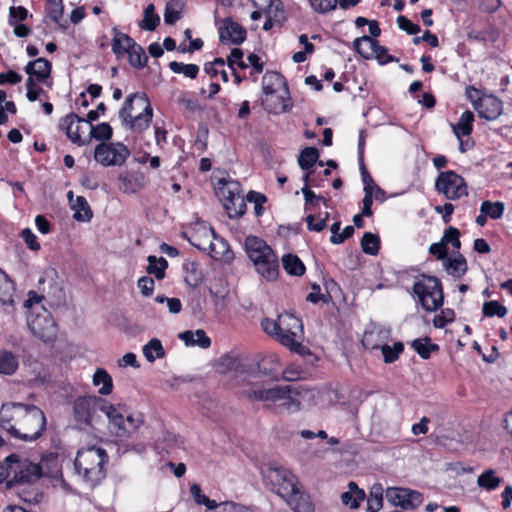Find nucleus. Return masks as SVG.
I'll return each instance as SVG.
<instances>
[{"instance_id":"obj_1","label":"nucleus","mask_w":512,"mask_h":512,"mask_svg":"<svg viewBox=\"0 0 512 512\" xmlns=\"http://www.w3.org/2000/svg\"><path fill=\"white\" fill-rule=\"evenodd\" d=\"M0 426L16 439L34 441L45 431L46 417L34 405L9 403L0 409Z\"/></svg>"},{"instance_id":"obj_2","label":"nucleus","mask_w":512,"mask_h":512,"mask_svg":"<svg viewBox=\"0 0 512 512\" xmlns=\"http://www.w3.org/2000/svg\"><path fill=\"white\" fill-rule=\"evenodd\" d=\"M261 326L266 334L292 352L305 355L308 349L302 345V321L291 313H281L276 319L265 318Z\"/></svg>"},{"instance_id":"obj_3","label":"nucleus","mask_w":512,"mask_h":512,"mask_svg":"<svg viewBox=\"0 0 512 512\" xmlns=\"http://www.w3.org/2000/svg\"><path fill=\"white\" fill-rule=\"evenodd\" d=\"M107 462L108 454L106 450L92 445L78 450L74 466L77 474L85 482L95 486L105 478V464Z\"/></svg>"},{"instance_id":"obj_4","label":"nucleus","mask_w":512,"mask_h":512,"mask_svg":"<svg viewBox=\"0 0 512 512\" xmlns=\"http://www.w3.org/2000/svg\"><path fill=\"white\" fill-rule=\"evenodd\" d=\"M119 117L122 124L133 132H142L149 127L153 117L150 100L145 93L129 95L121 110Z\"/></svg>"},{"instance_id":"obj_5","label":"nucleus","mask_w":512,"mask_h":512,"mask_svg":"<svg viewBox=\"0 0 512 512\" xmlns=\"http://www.w3.org/2000/svg\"><path fill=\"white\" fill-rule=\"evenodd\" d=\"M245 248L257 273L266 281H275L279 274V263L274 251L255 236H248L245 239Z\"/></svg>"},{"instance_id":"obj_6","label":"nucleus","mask_w":512,"mask_h":512,"mask_svg":"<svg viewBox=\"0 0 512 512\" xmlns=\"http://www.w3.org/2000/svg\"><path fill=\"white\" fill-rule=\"evenodd\" d=\"M104 414L108 419V429L118 438H129L143 425L141 414H126L121 404H111L107 401Z\"/></svg>"},{"instance_id":"obj_7","label":"nucleus","mask_w":512,"mask_h":512,"mask_svg":"<svg viewBox=\"0 0 512 512\" xmlns=\"http://www.w3.org/2000/svg\"><path fill=\"white\" fill-rule=\"evenodd\" d=\"M413 292L427 312H434L443 305V290L440 280L434 276L422 275L414 285Z\"/></svg>"},{"instance_id":"obj_8","label":"nucleus","mask_w":512,"mask_h":512,"mask_svg":"<svg viewBox=\"0 0 512 512\" xmlns=\"http://www.w3.org/2000/svg\"><path fill=\"white\" fill-rule=\"evenodd\" d=\"M3 466L11 484H31L40 478L37 464L16 454L6 457Z\"/></svg>"},{"instance_id":"obj_9","label":"nucleus","mask_w":512,"mask_h":512,"mask_svg":"<svg viewBox=\"0 0 512 512\" xmlns=\"http://www.w3.org/2000/svg\"><path fill=\"white\" fill-rule=\"evenodd\" d=\"M265 481L271 485L272 491L283 499L293 495L300 483L298 478L288 469L277 464L269 465L264 471Z\"/></svg>"},{"instance_id":"obj_10","label":"nucleus","mask_w":512,"mask_h":512,"mask_svg":"<svg viewBox=\"0 0 512 512\" xmlns=\"http://www.w3.org/2000/svg\"><path fill=\"white\" fill-rule=\"evenodd\" d=\"M107 400L95 396L78 397L73 402V417L80 427L91 426L99 417V412L105 410Z\"/></svg>"},{"instance_id":"obj_11","label":"nucleus","mask_w":512,"mask_h":512,"mask_svg":"<svg viewBox=\"0 0 512 512\" xmlns=\"http://www.w3.org/2000/svg\"><path fill=\"white\" fill-rule=\"evenodd\" d=\"M27 325L31 333L43 342H52L57 337V326L49 311L41 307L27 315Z\"/></svg>"},{"instance_id":"obj_12","label":"nucleus","mask_w":512,"mask_h":512,"mask_svg":"<svg viewBox=\"0 0 512 512\" xmlns=\"http://www.w3.org/2000/svg\"><path fill=\"white\" fill-rule=\"evenodd\" d=\"M436 190L449 200H458L468 195V187L462 176L449 170L440 172L435 181Z\"/></svg>"},{"instance_id":"obj_13","label":"nucleus","mask_w":512,"mask_h":512,"mask_svg":"<svg viewBox=\"0 0 512 512\" xmlns=\"http://www.w3.org/2000/svg\"><path fill=\"white\" fill-rule=\"evenodd\" d=\"M218 195L224 201V207L230 217L241 216L245 211L244 198L241 195V189L238 182L220 180Z\"/></svg>"},{"instance_id":"obj_14","label":"nucleus","mask_w":512,"mask_h":512,"mask_svg":"<svg viewBox=\"0 0 512 512\" xmlns=\"http://www.w3.org/2000/svg\"><path fill=\"white\" fill-rule=\"evenodd\" d=\"M130 155L128 148L120 143H101L96 146L94 159L102 166H122Z\"/></svg>"},{"instance_id":"obj_15","label":"nucleus","mask_w":512,"mask_h":512,"mask_svg":"<svg viewBox=\"0 0 512 512\" xmlns=\"http://www.w3.org/2000/svg\"><path fill=\"white\" fill-rule=\"evenodd\" d=\"M385 496L391 505L404 510H413L423 502V495L420 492L403 487H388Z\"/></svg>"},{"instance_id":"obj_16","label":"nucleus","mask_w":512,"mask_h":512,"mask_svg":"<svg viewBox=\"0 0 512 512\" xmlns=\"http://www.w3.org/2000/svg\"><path fill=\"white\" fill-rule=\"evenodd\" d=\"M204 233L207 235V245H200L202 251L207 252L216 261L231 262L234 254L228 243L223 238L216 236L212 229H204Z\"/></svg>"},{"instance_id":"obj_17","label":"nucleus","mask_w":512,"mask_h":512,"mask_svg":"<svg viewBox=\"0 0 512 512\" xmlns=\"http://www.w3.org/2000/svg\"><path fill=\"white\" fill-rule=\"evenodd\" d=\"M40 477H46L51 480L54 486H61L68 489V485L62 476V465L59 457L55 453L44 455L37 464Z\"/></svg>"},{"instance_id":"obj_18","label":"nucleus","mask_w":512,"mask_h":512,"mask_svg":"<svg viewBox=\"0 0 512 512\" xmlns=\"http://www.w3.org/2000/svg\"><path fill=\"white\" fill-rule=\"evenodd\" d=\"M310 394L309 390L296 388L291 385L281 387V405L290 412H296L301 408L302 402Z\"/></svg>"},{"instance_id":"obj_19","label":"nucleus","mask_w":512,"mask_h":512,"mask_svg":"<svg viewBox=\"0 0 512 512\" xmlns=\"http://www.w3.org/2000/svg\"><path fill=\"white\" fill-rule=\"evenodd\" d=\"M281 387L282 386H274L265 388L261 385L254 384L249 388L243 389L242 395L250 401L278 402L281 399Z\"/></svg>"},{"instance_id":"obj_20","label":"nucleus","mask_w":512,"mask_h":512,"mask_svg":"<svg viewBox=\"0 0 512 512\" xmlns=\"http://www.w3.org/2000/svg\"><path fill=\"white\" fill-rule=\"evenodd\" d=\"M52 71V64L46 58H37L30 61L25 66V72L28 75L27 79L37 80L40 83H46L49 87L52 86L51 82H47L50 78Z\"/></svg>"},{"instance_id":"obj_21","label":"nucleus","mask_w":512,"mask_h":512,"mask_svg":"<svg viewBox=\"0 0 512 512\" xmlns=\"http://www.w3.org/2000/svg\"><path fill=\"white\" fill-rule=\"evenodd\" d=\"M222 42L240 44L245 40L246 30L230 18L224 19L219 29Z\"/></svg>"},{"instance_id":"obj_22","label":"nucleus","mask_w":512,"mask_h":512,"mask_svg":"<svg viewBox=\"0 0 512 512\" xmlns=\"http://www.w3.org/2000/svg\"><path fill=\"white\" fill-rule=\"evenodd\" d=\"M475 108L479 116L487 120L497 119L503 111L501 100L492 95L481 98Z\"/></svg>"},{"instance_id":"obj_23","label":"nucleus","mask_w":512,"mask_h":512,"mask_svg":"<svg viewBox=\"0 0 512 512\" xmlns=\"http://www.w3.org/2000/svg\"><path fill=\"white\" fill-rule=\"evenodd\" d=\"M87 122L78 117L76 114L71 113L66 115L61 123V129L65 130L67 137L74 143L82 144L81 142V132L82 128L86 126Z\"/></svg>"},{"instance_id":"obj_24","label":"nucleus","mask_w":512,"mask_h":512,"mask_svg":"<svg viewBox=\"0 0 512 512\" xmlns=\"http://www.w3.org/2000/svg\"><path fill=\"white\" fill-rule=\"evenodd\" d=\"M293 493V495L285 497L284 500L294 512H314L310 496L304 492L301 485Z\"/></svg>"},{"instance_id":"obj_25","label":"nucleus","mask_w":512,"mask_h":512,"mask_svg":"<svg viewBox=\"0 0 512 512\" xmlns=\"http://www.w3.org/2000/svg\"><path fill=\"white\" fill-rule=\"evenodd\" d=\"M287 94L288 91L286 90V93L274 92V94L263 96L262 106L270 113L279 114L286 112L289 108Z\"/></svg>"},{"instance_id":"obj_26","label":"nucleus","mask_w":512,"mask_h":512,"mask_svg":"<svg viewBox=\"0 0 512 512\" xmlns=\"http://www.w3.org/2000/svg\"><path fill=\"white\" fill-rule=\"evenodd\" d=\"M286 89V83L281 74L277 72H266L262 77L264 96L274 94V92L286 93Z\"/></svg>"},{"instance_id":"obj_27","label":"nucleus","mask_w":512,"mask_h":512,"mask_svg":"<svg viewBox=\"0 0 512 512\" xmlns=\"http://www.w3.org/2000/svg\"><path fill=\"white\" fill-rule=\"evenodd\" d=\"M389 330L381 327H372L364 333L362 343L368 349H377L387 341Z\"/></svg>"},{"instance_id":"obj_28","label":"nucleus","mask_w":512,"mask_h":512,"mask_svg":"<svg viewBox=\"0 0 512 512\" xmlns=\"http://www.w3.org/2000/svg\"><path fill=\"white\" fill-rule=\"evenodd\" d=\"M112 51L116 57H122L136 44V42L126 33H122L113 28Z\"/></svg>"},{"instance_id":"obj_29","label":"nucleus","mask_w":512,"mask_h":512,"mask_svg":"<svg viewBox=\"0 0 512 512\" xmlns=\"http://www.w3.org/2000/svg\"><path fill=\"white\" fill-rule=\"evenodd\" d=\"M179 339L182 340L187 346H199L201 348H208L211 345L210 338L206 335L205 331L198 329L196 331H184L179 333Z\"/></svg>"},{"instance_id":"obj_30","label":"nucleus","mask_w":512,"mask_h":512,"mask_svg":"<svg viewBox=\"0 0 512 512\" xmlns=\"http://www.w3.org/2000/svg\"><path fill=\"white\" fill-rule=\"evenodd\" d=\"M92 383L99 387L98 393L102 396H108L113 391V379L103 368H97L93 374Z\"/></svg>"},{"instance_id":"obj_31","label":"nucleus","mask_w":512,"mask_h":512,"mask_svg":"<svg viewBox=\"0 0 512 512\" xmlns=\"http://www.w3.org/2000/svg\"><path fill=\"white\" fill-rule=\"evenodd\" d=\"M443 267L448 274L460 278L467 271V262L463 255L458 254L455 257H447L443 262Z\"/></svg>"},{"instance_id":"obj_32","label":"nucleus","mask_w":512,"mask_h":512,"mask_svg":"<svg viewBox=\"0 0 512 512\" xmlns=\"http://www.w3.org/2000/svg\"><path fill=\"white\" fill-rule=\"evenodd\" d=\"M71 209L74 211L73 218L79 222H88L93 216L92 210L83 196L76 197L71 204Z\"/></svg>"},{"instance_id":"obj_33","label":"nucleus","mask_w":512,"mask_h":512,"mask_svg":"<svg viewBox=\"0 0 512 512\" xmlns=\"http://www.w3.org/2000/svg\"><path fill=\"white\" fill-rule=\"evenodd\" d=\"M18 367V357L9 350L0 349V374L13 375Z\"/></svg>"},{"instance_id":"obj_34","label":"nucleus","mask_w":512,"mask_h":512,"mask_svg":"<svg viewBox=\"0 0 512 512\" xmlns=\"http://www.w3.org/2000/svg\"><path fill=\"white\" fill-rule=\"evenodd\" d=\"M349 490L341 494V501L345 506L352 509L359 507L360 502L365 498V492L359 489L354 482H350Z\"/></svg>"},{"instance_id":"obj_35","label":"nucleus","mask_w":512,"mask_h":512,"mask_svg":"<svg viewBox=\"0 0 512 512\" xmlns=\"http://www.w3.org/2000/svg\"><path fill=\"white\" fill-rule=\"evenodd\" d=\"M474 114L467 110L462 113L457 124L452 126L453 132L457 138L468 137L472 132Z\"/></svg>"},{"instance_id":"obj_36","label":"nucleus","mask_w":512,"mask_h":512,"mask_svg":"<svg viewBox=\"0 0 512 512\" xmlns=\"http://www.w3.org/2000/svg\"><path fill=\"white\" fill-rule=\"evenodd\" d=\"M377 41L369 36H362L354 40L355 50L365 59L374 57Z\"/></svg>"},{"instance_id":"obj_37","label":"nucleus","mask_w":512,"mask_h":512,"mask_svg":"<svg viewBox=\"0 0 512 512\" xmlns=\"http://www.w3.org/2000/svg\"><path fill=\"white\" fill-rule=\"evenodd\" d=\"M142 352L148 362H154L156 359H160L165 356L162 343L157 338H152L146 345H144Z\"/></svg>"},{"instance_id":"obj_38","label":"nucleus","mask_w":512,"mask_h":512,"mask_svg":"<svg viewBox=\"0 0 512 512\" xmlns=\"http://www.w3.org/2000/svg\"><path fill=\"white\" fill-rule=\"evenodd\" d=\"M384 489L380 483H376L371 487L369 497L367 499V510L369 512H378L383 507Z\"/></svg>"},{"instance_id":"obj_39","label":"nucleus","mask_w":512,"mask_h":512,"mask_svg":"<svg viewBox=\"0 0 512 512\" xmlns=\"http://www.w3.org/2000/svg\"><path fill=\"white\" fill-rule=\"evenodd\" d=\"M282 264L285 271L290 275L300 276L305 272V266L299 257L295 255H284L282 258Z\"/></svg>"},{"instance_id":"obj_40","label":"nucleus","mask_w":512,"mask_h":512,"mask_svg":"<svg viewBox=\"0 0 512 512\" xmlns=\"http://www.w3.org/2000/svg\"><path fill=\"white\" fill-rule=\"evenodd\" d=\"M168 266V262L163 257L149 256L147 272L153 274L157 279H162L165 276V270Z\"/></svg>"},{"instance_id":"obj_41","label":"nucleus","mask_w":512,"mask_h":512,"mask_svg":"<svg viewBox=\"0 0 512 512\" xmlns=\"http://www.w3.org/2000/svg\"><path fill=\"white\" fill-rule=\"evenodd\" d=\"M160 22L159 16L155 13V7L153 4H149L144 10V16L139 26L143 30L153 31L156 29Z\"/></svg>"},{"instance_id":"obj_42","label":"nucleus","mask_w":512,"mask_h":512,"mask_svg":"<svg viewBox=\"0 0 512 512\" xmlns=\"http://www.w3.org/2000/svg\"><path fill=\"white\" fill-rule=\"evenodd\" d=\"M224 67L225 60L216 58L213 62L205 64L204 71L211 77L220 75L223 82H228V74Z\"/></svg>"},{"instance_id":"obj_43","label":"nucleus","mask_w":512,"mask_h":512,"mask_svg":"<svg viewBox=\"0 0 512 512\" xmlns=\"http://www.w3.org/2000/svg\"><path fill=\"white\" fill-rule=\"evenodd\" d=\"M318 157V150L315 147H306L299 155V166L303 170H309L316 163Z\"/></svg>"},{"instance_id":"obj_44","label":"nucleus","mask_w":512,"mask_h":512,"mask_svg":"<svg viewBox=\"0 0 512 512\" xmlns=\"http://www.w3.org/2000/svg\"><path fill=\"white\" fill-rule=\"evenodd\" d=\"M15 287L14 283L8 277L0 283V304L14 305Z\"/></svg>"},{"instance_id":"obj_45","label":"nucleus","mask_w":512,"mask_h":512,"mask_svg":"<svg viewBox=\"0 0 512 512\" xmlns=\"http://www.w3.org/2000/svg\"><path fill=\"white\" fill-rule=\"evenodd\" d=\"M500 483L501 479L495 475V472L492 469L486 470L480 474L477 479L478 486L486 490H494L500 485Z\"/></svg>"},{"instance_id":"obj_46","label":"nucleus","mask_w":512,"mask_h":512,"mask_svg":"<svg viewBox=\"0 0 512 512\" xmlns=\"http://www.w3.org/2000/svg\"><path fill=\"white\" fill-rule=\"evenodd\" d=\"M412 347L423 359H428L432 351L438 350V345L431 344L429 338L415 339Z\"/></svg>"},{"instance_id":"obj_47","label":"nucleus","mask_w":512,"mask_h":512,"mask_svg":"<svg viewBox=\"0 0 512 512\" xmlns=\"http://www.w3.org/2000/svg\"><path fill=\"white\" fill-rule=\"evenodd\" d=\"M129 63L135 68H142L147 63V56L144 49L137 43L127 53Z\"/></svg>"},{"instance_id":"obj_48","label":"nucleus","mask_w":512,"mask_h":512,"mask_svg":"<svg viewBox=\"0 0 512 512\" xmlns=\"http://www.w3.org/2000/svg\"><path fill=\"white\" fill-rule=\"evenodd\" d=\"M169 68L177 74H184L190 79H195L199 73V67L196 64H184L182 62L172 61Z\"/></svg>"},{"instance_id":"obj_49","label":"nucleus","mask_w":512,"mask_h":512,"mask_svg":"<svg viewBox=\"0 0 512 512\" xmlns=\"http://www.w3.org/2000/svg\"><path fill=\"white\" fill-rule=\"evenodd\" d=\"M505 206L502 202L483 201L480 212L485 213L491 219H499L504 213Z\"/></svg>"},{"instance_id":"obj_50","label":"nucleus","mask_w":512,"mask_h":512,"mask_svg":"<svg viewBox=\"0 0 512 512\" xmlns=\"http://www.w3.org/2000/svg\"><path fill=\"white\" fill-rule=\"evenodd\" d=\"M379 237L373 233L366 232L361 239L362 250L369 255H376L379 251Z\"/></svg>"},{"instance_id":"obj_51","label":"nucleus","mask_w":512,"mask_h":512,"mask_svg":"<svg viewBox=\"0 0 512 512\" xmlns=\"http://www.w3.org/2000/svg\"><path fill=\"white\" fill-rule=\"evenodd\" d=\"M330 230L332 233L330 241L333 244H340L344 242L346 239L350 238L354 233V227L350 225L344 228L343 233H339L340 222H335L334 224H332Z\"/></svg>"},{"instance_id":"obj_52","label":"nucleus","mask_w":512,"mask_h":512,"mask_svg":"<svg viewBox=\"0 0 512 512\" xmlns=\"http://www.w3.org/2000/svg\"><path fill=\"white\" fill-rule=\"evenodd\" d=\"M301 192L305 199L306 211H312L320 202H323L327 206V200L322 196H317L307 185L302 187Z\"/></svg>"},{"instance_id":"obj_53","label":"nucleus","mask_w":512,"mask_h":512,"mask_svg":"<svg viewBox=\"0 0 512 512\" xmlns=\"http://www.w3.org/2000/svg\"><path fill=\"white\" fill-rule=\"evenodd\" d=\"M482 311L487 317L498 316L500 318L504 317L508 312L507 308L496 300L484 302Z\"/></svg>"},{"instance_id":"obj_54","label":"nucleus","mask_w":512,"mask_h":512,"mask_svg":"<svg viewBox=\"0 0 512 512\" xmlns=\"http://www.w3.org/2000/svg\"><path fill=\"white\" fill-rule=\"evenodd\" d=\"M380 348H381L385 363H392L398 359L399 354L403 351L404 346L401 342H396L391 347V346L385 344V342H384Z\"/></svg>"},{"instance_id":"obj_55","label":"nucleus","mask_w":512,"mask_h":512,"mask_svg":"<svg viewBox=\"0 0 512 512\" xmlns=\"http://www.w3.org/2000/svg\"><path fill=\"white\" fill-rule=\"evenodd\" d=\"M190 493L197 504L205 505L209 510H213L214 507L217 506L215 500H210L205 494L202 493V490L198 484L191 485Z\"/></svg>"},{"instance_id":"obj_56","label":"nucleus","mask_w":512,"mask_h":512,"mask_svg":"<svg viewBox=\"0 0 512 512\" xmlns=\"http://www.w3.org/2000/svg\"><path fill=\"white\" fill-rule=\"evenodd\" d=\"M90 134L96 140H109L112 137V128L108 123H100L90 126Z\"/></svg>"},{"instance_id":"obj_57","label":"nucleus","mask_w":512,"mask_h":512,"mask_svg":"<svg viewBox=\"0 0 512 512\" xmlns=\"http://www.w3.org/2000/svg\"><path fill=\"white\" fill-rule=\"evenodd\" d=\"M459 237L460 231L457 228L450 226L444 231V235L441 241L445 244L446 247L447 244H451L455 249L458 250L461 246Z\"/></svg>"},{"instance_id":"obj_58","label":"nucleus","mask_w":512,"mask_h":512,"mask_svg":"<svg viewBox=\"0 0 512 512\" xmlns=\"http://www.w3.org/2000/svg\"><path fill=\"white\" fill-rule=\"evenodd\" d=\"M455 319V313L452 309H444L437 314L433 319V325L436 328H444L448 323L453 322Z\"/></svg>"},{"instance_id":"obj_59","label":"nucleus","mask_w":512,"mask_h":512,"mask_svg":"<svg viewBox=\"0 0 512 512\" xmlns=\"http://www.w3.org/2000/svg\"><path fill=\"white\" fill-rule=\"evenodd\" d=\"M312 9L318 13H327L334 10L337 0H309Z\"/></svg>"},{"instance_id":"obj_60","label":"nucleus","mask_w":512,"mask_h":512,"mask_svg":"<svg viewBox=\"0 0 512 512\" xmlns=\"http://www.w3.org/2000/svg\"><path fill=\"white\" fill-rule=\"evenodd\" d=\"M180 18V11L177 2H169L164 12V21L168 25H173Z\"/></svg>"},{"instance_id":"obj_61","label":"nucleus","mask_w":512,"mask_h":512,"mask_svg":"<svg viewBox=\"0 0 512 512\" xmlns=\"http://www.w3.org/2000/svg\"><path fill=\"white\" fill-rule=\"evenodd\" d=\"M47 10L48 16L58 23L63 15L62 0H48Z\"/></svg>"},{"instance_id":"obj_62","label":"nucleus","mask_w":512,"mask_h":512,"mask_svg":"<svg viewBox=\"0 0 512 512\" xmlns=\"http://www.w3.org/2000/svg\"><path fill=\"white\" fill-rule=\"evenodd\" d=\"M37 83V80H26V97L30 102L36 101L40 95L45 94L44 90Z\"/></svg>"},{"instance_id":"obj_63","label":"nucleus","mask_w":512,"mask_h":512,"mask_svg":"<svg viewBox=\"0 0 512 512\" xmlns=\"http://www.w3.org/2000/svg\"><path fill=\"white\" fill-rule=\"evenodd\" d=\"M365 196L363 198V208L362 215L365 217H369L372 215V204H373V187L366 182V187H364Z\"/></svg>"},{"instance_id":"obj_64","label":"nucleus","mask_w":512,"mask_h":512,"mask_svg":"<svg viewBox=\"0 0 512 512\" xmlns=\"http://www.w3.org/2000/svg\"><path fill=\"white\" fill-rule=\"evenodd\" d=\"M28 17V11L23 6H12L9 9V24L20 23Z\"/></svg>"}]
</instances>
